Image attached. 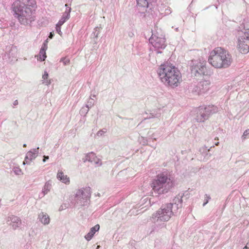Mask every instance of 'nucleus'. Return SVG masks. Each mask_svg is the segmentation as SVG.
<instances>
[{
    "instance_id": "7c9ffc66",
    "label": "nucleus",
    "mask_w": 249,
    "mask_h": 249,
    "mask_svg": "<svg viewBox=\"0 0 249 249\" xmlns=\"http://www.w3.org/2000/svg\"><path fill=\"white\" fill-rule=\"evenodd\" d=\"M218 143H219V142H216L215 145H218Z\"/></svg>"
},
{
    "instance_id": "6ab92c4d",
    "label": "nucleus",
    "mask_w": 249,
    "mask_h": 249,
    "mask_svg": "<svg viewBox=\"0 0 249 249\" xmlns=\"http://www.w3.org/2000/svg\"><path fill=\"white\" fill-rule=\"evenodd\" d=\"M149 0H137V4L140 6L147 7L148 6Z\"/></svg>"
},
{
    "instance_id": "7ed1b4c3",
    "label": "nucleus",
    "mask_w": 249,
    "mask_h": 249,
    "mask_svg": "<svg viewBox=\"0 0 249 249\" xmlns=\"http://www.w3.org/2000/svg\"><path fill=\"white\" fill-rule=\"evenodd\" d=\"M208 61L215 68H227L231 65L232 58L227 51L221 47H216L210 52Z\"/></svg>"
},
{
    "instance_id": "473e14b6",
    "label": "nucleus",
    "mask_w": 249,
    "mask_h": 249,
    "mask_svg": "<svg viewBox=\"0 0 249 249\" xmlns=\"http://www.w3.org/2000/svg\"><path fill=\"white\" fill-rule=\"evenodd\" d=\"M23 146L26 147V144H24Z\"/></svg>"
},
{
    "instance_id": "423d86ee",
    "label": "nucleus",
    "mask_w": 249,
    "mask_h": 249,
    "mask_svg": "<svg viewBox=\"0 0 249 249\" xmlns=\"http://www.w3.org/2000/svg\"><path fill=\"white\" fill-rule=\"evenodd\" d=\"M156 214V216L160 221H168L172 214V204H168L163 208H161L158 210Z\"/></svg>"
},
{
    "instance_id": "20e7f679",
    "label": "nucleus",
    "mask_w": 249,
    "mask_h": 249,
    "mask_svg": "<svg viewBox=\"0 0 249 249\" xmlns=\"http://www.w3.org/2000/svg\"><path fill=\"white\" fill-rule=\"evenodd\" d=\"M173 185L174 182L171 180L170 175L166 172L159 174L151 184L152 190L159 195L167 193L170 187Z\"/></svg>"
},
{
    "instance_id": "393cba45",
    "label": "nucleus",
    "mask_w": 249,
    "mask_h": 249,
    "mask_svg": "<svg viewBox=\"0 0 249 249\" xmlns=\"http://www.w3.org/2000/svg\"><path fill=\"white\" fill-rule=\"evenodd\" d=\"M48 159H49L48 156H44V159L43 160V162H45Z\"/></svg>"
},
{
    "instance_id": "f8f14e48",
    "label": "nucleus",
    "mask_w": 249,
    "mask_h": 249,
    "mask_svg": "<svg viewBox=\"0 0 249 249\" xmlns=\"http://www.w3.org/2000/svg\"><path fill=\"white\" fill-rule=\"evenodd\" d=\"M205 109V112L207 117H208L211 114L215 113L217 111V108L213 105H209L207 107H204Z\"/></svg>"
},
{
    "instance_id": "9b49d317",
    "label": "nucleus",
    "mask_w": 249,
    "mask_h": 249,
    "mask_svg": "<svg viewBox=\"0 0 249 249\" xmlns=\"http://www.w3.org/2000/svg\"><path fill=\"white\" fill-rule=\"evenodd\" d=\"M57 178L65 184H69L70 182V178L67 175H65L62 171H59L58 172Z\"/></svg>"
},
{
    "instance_id": "5701e85b",
    "label": "nucleus",
    "mask_w": 249,
    "mask_h": 249,
    "mask_svg": "<svg viewBox=\"0 0 249 249\" xmlns=\"http://www.w3.org/2000/svg\"><path fill=\"white\" fill-rule=\"evenodd\" d=\"M61 25H59L57 24L56 25V30L59 34H60V33L61 32Z\"/></svg>"
},
{
    "instance_id": "2eb2a0df",
    "label": "nucleus",
    "mask_w": 249,
    "mask_h": 249,
    "mask_svg": "<svg viewBox=\"0 0 249 249\" xmlns=\"http://www.w3.org/2000/svg\"><path fill=\"white\" fill-rule=\"evenodd\" d=\"M70 10H69L68 12H65L62 16L61 18L59 20L57 24L59 25H62L67 20L69 19L70 17Z\"/></svg>"
},
{
    "instance_id": "0eeeda50",
    "label": "nucleus",
    "mask_w": 249,
    "mask_h": 249,
    "mask_svg": "<svg viewBox=\"0 0 249 249\" xmlns=\"http://www.w3.org/2000/svg\"><path fill=\"white\" fill-rule=\"evenodd\" d=\"M191 73L196 77L207 74L206 62L199 61L194 65L191 68Z\"/></svg>"
},
{
    "instance_id": "6e6552de",
    "label": "nucleus",
    "mask_w": 249,
    "mask_h": 249,
    "mask_svg": "<svg viewBox=\"0 0 249 249\" xmlns=\"http://www.w3.org/2000/svg\"><path fill=\"white\" fill-rule=\"evenodd\" d=\"M149 41L155 48L158 49H164L166 46L165 38L162 36L158 37L152 35Z\"/></svg>"
},
{
    "instance_id": "4468645a",
    "label": "nucleus",
    "mask_w": 249,
    "mask_h": 249,
    "mask_svg": "<svg viewBox=\"0 0 249 249\" xmlns=\"http://www.w3.org/2000/svg\"><path fill=\"white\" fill-rule=\"evenodd\" d=\"M205 109L204 107H200L198 108V112L201 116V118L199 119L200 121H204L207 118V115H206Z\"/></svg>"
},
{
    "instance_id": "bb28decb",
    "label": "nucleus",
    "mask_w": 249,
    "mask_h": 249,
    "mask_svg": "<svg viewBox=\"0 0 249 249\" xmlns=\"http://www.w3.org/2000/svg\"><path fill=\"white\" fill-rule=\"evenodd\" d=\"M53 34L52 33H51L49 37V38H52L53 37Z\"/></svg>"
},
{
    "instance_id": "b1692460",
    "label": "nucleus",
    "mask_w": 249,
    "mask_h": 249,
    "mask_svg": "<svg viewBox=\"0 0 249 249\" xmlns=\"http://www.w3.org/2000/svg\"><path fill=\"white\" fill-rule=\"evenodd\" d=\"M206 202L203 204V206L205 205L209 201V200L211 198L209 196H206Z\"/></svg>"
},
{
    "instance_id": "ddd939ff",
    "label": "nucleus",
    "mask_w": 249,
    "mask_h": 249,
    "mask_svg": "<svg viewBox=\"0 0 249 249\" xmlns=\"http://www.w3.org/2000/svg\"><path fill=\"white\" fill-rule=\"evenodd\" d=\"M39 218L41 223L44 225L48 224L50 223V217L46 213H41L39 214Z\"/></svg>"
},
{
    "instance_id": "c85d7f7f",
    "label": "nucleus",
    "mask_w": 249,
    "mask_h": 249,
    "mask_svg": "<svg viewBox=\"0 0 249 249\" xmlns=\"http://www.w3.org/2000/svg\"><path fill=\"white\" fill-rule=\"evenodd\" d=\"M18 101H15V102H14V105H17L18 104Z\"/></svg>"
},
{
    "instance_id": "f03ea898",
    "label": "nucleus",
    "mask_w": 249,
    "mask_h": 249,
    "mask_svg": "<svg viewBox=\"0 0 249 249\" xmlns=\"http://www.w3.org/2000/svg\"><path fill=\"white\" fill-rule=\"evenodd\" d=\"M158 74L161 81L167 86L177 87L182 81L179 71L175 66L168 63L160 66Z\"/></svg>"
},
{
    "instance_id": "a211bd4d",
    "label": "nucleus",
    "mask_w": 249,
    "mask_h": 249,
    "mask_svg": "<svg viewBox=\"0 0 249 249\" xmlns=\"http://www.w3.org/2000/svg\"><path fill=\"white\" fill-rule=\"evenodd\" d=\"M51 187H52V184L49 181L46 182V183L45 184V185L44 186V188L42 190L43 193L44 194H47L48 192L49 191H50V190H51Z\"/></svg>"
},
{
    "instance_id": "dca6fc26",
    "label": "nucleus",
    "mask_w": 249,
    "mask_h": 249,
    "mask_svg": "<svg viewBox=\"0 0 249 249\" xmlns=\"http://www.w3.org/2000/svg\"><path fill=\"white\" fill-rule=\"evenodd\" d=\"M88 157L89 158L88 160L90 162H94L96 164L100 163L101 162L100 160L97 158L93 153H89L88 155Z\"/></svg>"
},
{
    "instance_id": "f3484780",
    "label": "nucleus",
    "mask_w": 249,
    "mask_h": 249,
    "mask_svg": "<svg viewBox=\"0 0 249 249\" xmlns=\"http://www.w3.org/2000/svg\"><path fill=\"white\" fill-rule=\"evenodd\" d=\"M34 158V154L32 152H28L27 153L26 156L23 161V164H25L26 163H29L30 161H31Z\"/></svg>"
},
{
    "instance_id": "2f4dec72",
    "label": "nucleus",
    "mask_w": 249,
    "mask_h": 249,
    "mask_svg": "<svg viewBox=\"0 0 249 249\" xmlns=\"http://www.w3.org/2000/svg\"><path fill=\"white\" fill-rule=\"evenodd\" d=\"M206 82L207 84H209L208 82H207V81H206Z\"/></svg>"
},
{
    "instance_id": "1a4fd4ad",
    "label": "nucleus",
    "mask_w": 249,
    "mask_h": 249,
    "mask_svg": "<svg viewBox=\"0 0 249 249\" xmlns=\"http://www.w3.org/2000/svg\"><path fill=\"white\" fill-rule=\"evenodd\" d=\"M48 48L47 43H44L40 50L38 60L41 61H44L47 57L46 51Z\"/></svg>"
},
{
    "instance_id": "412c9836",
    "label": "nucleus",
    "mask_w": 249,
    "mask_h": 249,
    "mask_svg": "<svg viewBox=\"0 0 249 249\" xmlns=\"http://www.w3.org/2000/svg\"><path fill=\"white\" fill-rule=\"evenodd\" d=\"M60 61L63 62L64 65H68L70 64V59L67 57L62 58L61 59Z\"/></svg>"
},
{
    "instance_id": "39448f33",
    "label": "nucleus",
    "mask_w": 249,
    "mask_h": 249,
    "mask_svg": "<svg viewBox=\"0 0 249 249\" xmlns=\"http://www.w3.org/2000/svg\"><path fill=\"white\" fill-rule=\"evenodd\" d=\"M237 48L242 53L249 52V25H244L243 31L239 32L237 42Z\"/></svg>"
},
{
    "instance_id": "aec40b11",
    "label": "nucleus",
    "mask_w": 249,
    "mask_h": 249,
    "mask_svg": "<svg viewBox=\"0 0 249 249\" xmlns=\"http://www.w3.org/2000/svg\"><path fill=\"white\" fill-rule=\"evenodd\" d=\"M48 73L47 71H45L44 74L42 75V78L44 80H46V81L44 82V83H45L46 85L50 84L51 83V81L50 80H48Z\"/></svg>"
},
{
    "instance_id": "4be33fe9",
    "label": "nucleus",
    "mask_w": 249,
    "mask_h": 249,
    "mask_svg": "<svg viewBox=\"0 0 249 249\" xmlns=\"http://www.w3.org/2000/svg\"><path fill=\"white\" fill-rule=\"evenodd\" d=\"M249 136V129L246 130L243 133L242 137L244 139H245Z\"/></svg>"
},
{
    "instance_id": "f257e3e1",
    "label": "nucleus",
    "mask_w": 249,
    "mask_h": 249,
    "mask_svg": "<svg viewBox=\"0 0 249 249\" xmlns=\"http://www.w3.org/2000/svg\"><path fill=\"white\" fill-rule=\"evenodd\" d=\"M36 6V0H17L13 3L12 8L19 22L27 25L35 20Z\"/></svg>"
},
{
    "instance_id": "cd10ccee",
    "label": "nucleus",
    "mask_w": 249,
    "mask_h": 249,
    "mask_svg": "<svg viewBox=\"0 0 249 249\" xmlns=\"http://www.w3.org/2000/svg\"><path fill=\"white\" fill-rule=\"evenodd\" d=\"M243 249H249V247L246 246Z\"/></svg>"
},
{
    "instance_id": "a878e982",
    "label": "nucleus",
    "mask_w": 249,
    "mask_h": 249,
    "mask_svg": "<svg viewBox=\"0 0 249 249\" xmlns=\"http://www.w3.org/2000/svg\"><path fill=\"white\" fill-rule=\"evenodd\" d=\"M83 191L82 190H79L78 191V194H77V195H79V194H81V195H83Z\"/></svg>"
},
{
    "instance_id": "c756f323",
    "label": "nucleus",
    "mask_w": 249,
    "mask_h": 249,
    "mask_svg": "<svg viewBox=\"0 0 249 249\" xmlns=\"http://www.w3.org/2000/svg\"><path fill=\"white\" fill-rule=\"evenodd\" d=\"M16 218H17V219L18 221V222H19V224H20V223H21L20 221V220H19L18 219V218H17V217H16Z\"/></svg>"
},
{
    "instance_id": "9d476101",
    "label": "nucleus",
    "mask_w": 249,
    "mask_h": 249,
    "mask_svg": "<svg viewBox=\"0 0 249 249\" xmlns=\"http://www.w3.org/2000/svg\"><path fill=\"white\" fill-rule=\"evenodd\" d=\"M100 229V226L98 224L96 225L94 227H92L90 231L85 235V238L88 240L89 241L94 234H95V232L98 231Z\"/></svg>"
}]
</instances>
